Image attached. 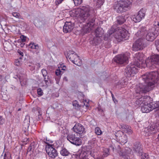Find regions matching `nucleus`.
Listing matches in <instances>:
<instances>
[{
	"instance_id": "nucleus-1",
	"label": "nucleus",
	"mask_w": 159,
	"mask_h": 159,
	"mask_svg": "<svg viewBox=\"0 0 159 159\" xmlns=\"http://www.w3.org/2000/svg\"><path fill=\"white\" fill-rule=\"evenodd\" d=\"M81 11L79 15V19L80 22H84L87 20L86 25L84 26L83 30L84 32L88 33L92 30L93 26L95 25V18L94 17H90V16L94 12V10L92 7L89 6H83L80 8Z\"/></svg>"
},
{
	"instance_id": "nucleus-2",
	"label": "nucleus",
	"mask_w": 159,
	"mask_h": 159,
	"mask_svg": "<svg viewBox=\"0 0 159 159\" xmlns=\"http://www.w3.org/2000/svg\"><path fill=\"white\" fill-rule=\"evenodd\" d=\"M108 33V34H105L104 37L105 40H108L110 35L113 33H115L114 37L118 42H120L123 40V39L128 36V32L122 27L116 28L115 26H113Z\"/></svg>"
},
{
	"instance_id": "nucleus-3",
	"label": "nucleus",
	"mask_w": 159,
	"mask_h": 159,
	"mask_svg": "<svg viewBox=\"0 0 159 159\" xmlns=\"http://www.w3.org/2000/svg\"><path fill=\"white\" fill-rule=\"evenodd\" d=\"M130 2L120 0L115 2L113 4V9L118 13H121L127 10Z\"/></svg>"
},
{
	"instance_id": "nucleus-4",
	"label": "nucleus",
	"mask_w": 159,
	"mask_h": 159,
	"mask_svg": "<svg viewBox=\"0 0 159 159\" xmlns=\"http://www.w3.org/2000/svg\"><path fill=\"white\" fill-rule=\"evenodd\" d=\"M146 66L150 69H153L157 67L159 64V55H156L148 57L145 61Z\"/></svg>"
},
{
	"instance_id": "nucleus-5",
	"label": "nucleus",
	"mask_w": 159,
	"mask_h": 159,
	"mask_svg": "<svg viewBox=\"0 0 159 159\" xmlns=\"http://www.w3.org/2000/svg\"><path fill=\"white\" fill-rule=\"evenodd\" d=\"M67 140L71 143L77 146H79L82 144L81 140L78 137V134L73 132L68 134L67 136Z\"/></svg>"
},
{
	"instance_id": "nucleus-6",
	"label": "nucleus",
	"mask_w": 159,
	"mask_h": 159,
	"mask_svg": "<svg viewBox=\"0 0 159 159\" xmlns=\"http://www.w3.org/2000/svg\"><path fill=\"white\" fill-rule=\"evenodd\" d=\"M146 40L144 38H141L137 40L133 44V50L134 51H138L143 49L147 46Z\"/></svg>"
},
{
	"instance_id": "nucleus-7",
	"label": "nucleus",
	"mask_w": 159,
	"mask_h": 159,
	"mask_svg": "<svg viewBox=\"0 0 159 159\" xmlns=\"http://www.w3.org/2000/svg\"><path fill=\"white\" fill-rule=\"evenodd\" d=\"M138 67H137L136 65L134 63H131L127 66L125 69L126 76L128 77L134 76L137 72Z\"/></svg>"
},
{
	"instance_id": "nucleus-8",
	"label": "nucleus",
	"mask_w": 159,
	"mask_h": 159,
	"mask_svg": "<svg viewBox=\"0 0 159 159\" xmlns=\"http://www.w3.org/2000/svg\"><path fill=\"white\" fill-rule=\"evenodd\" d=\"M143 54L139 52L137 53L134 55L133 63L135 64L136 66L139 67V68H141L145 66V63L144 62L143 60Z\"/></svg>"
},
{
	"instance_id": "nucleus-9",
	"label": "nucleus",
	"mask_w": 159,
	"mask_h": 159,
	"mask_svg": "<svg viewBox=\"0 0 159 159\" xmlns=\"http://www.w3.org/2000/svg\"><path fill=\"white\" fill-rule=\"evenodd\" d=\"M45 150L49 157L52 159L55 158L58 155L57 150L53 147L52 145L50 144L49 143L46 142Z\"/></svg>"
},
{
	"instance_id": "nucleus-10",
	"label": "nucleus",
	"mask_w": 159,
	"mask_h": 159,
	"mask_svg": "<svg viewBox=\"0 0 159 159\" xmlns=\"http://www.w3.org/2000/svg\"><path fill=\"white\" fill-rule=\"evenodd\" d=\"M159 32L154 27L149 29L146 36V40L152 41L158 36Z\"/></svg>"
},
{
	"instance_id": "nucleus-11",
	"label": "nucleus",
	"mask_w": 159,
	"mask_h": 159,
	"mask_svg": "<svg viewBox=\"0 0 159 159\" xmlns=\"http://www.w3.org/2000/svg\"><path fill=\"white\" fill-rule=\"evenodd\" d=\"M128 60V57L124 54L117 55L113 58L114 61L120 64L127 63Z\"/></svg>"
},
{
	"instance_id": "nucleus-12",
	"label": "nucleus",
	"mask_w": 159,
	"mask_h": 159,
	"mask_svg": "<svg viewBox=\"0 0 159 159\" xmlns=\"http://www.w3.org/2000/svg\"><path fill=\"white\" fill-rule=\"evenodd\" d=\"M159 130V124L157 123L155 125L146 128L144 132L146 133V136H149L152 133H155Z\"/></svg>"
},
{
	"instance_id": "nucleus-13",
	"label": "nucleus",
	"mask_w": 159,
	"mask_h": 159,
	"mask_svg": "<svg viewBox=\"0 0 159 159\" xmlns=\"http://www.w3.org/2000/svg\"><path fill=\"white\" fill-rule=\"evenodd\" d=\"M145 10L142 8L138 12L136 15H134L132 17L133 20L135 22H140L142 19L144 18L145 15Z\"/></svg>"
},
{
	"instance_id": "nucleus-14",
	"label": "nucleus",
	"mask_w": 159,
	"mask_h": 159,
	"mask_svg": "<svg viewBox=\"0 0 159 159\" xmlns=\"http://www.w3.org/2000/svg\"><path fill=\"white\" fill-rule=\"evenodd\" d=\"M74 25L70 22H66L63 27V31L65 33L70 32L73 29Z\"/></svg>"
},
{
	"instance_id": "nucleus-15",
	"label": "nucleus",
	"mask_w": 159,
	"mask_h": 159,
	"mask_svg": "<svg viewBox=\"0 0 159 159\" xmlns=\"http://www.w3.org/2000/svg\"><path fill=\"white\" fill-rule=\"evenodd\" d=\"M30 120L29 116H26L23 124L22 131L26 135L28 131V129L30 125Z\"/></svg>"
},
{
	"instance_id": "nucleus-16",
	"label": "nucleus",
	"mask_w": 159,
	"mask_h": 159,
	"mask_svg": "<svg viewBox=\"0 0 159 159\" xmlns=\"http://www.w3.org/2000/svg\"><path fill=\"white\" fill-rule=\"evenodd\" d=\"M74 133L77 134H81L84 131L85 129L84 126L80 124H76L73 128Z\"/></svg>"
},
{
	"instance_id": "nucleus-17",
	"label": "nucleus",
	"mask_w": 159,
	"mask_h": 159,
	"mask_svg": "<svg viewBox=\"0 0 159 159\" xmlns=\"http://www.w3.org/2000/svg\"><path fill=\"white\" fill-rule=\"evenodd\" d=\"M102 41L103 38L95 36L93 39L90 41V43L93 45L96 46L101 43Z\"/></svg>"
},
{
	"instance_id": "nucleus-18",
	"label": "nucleus",
	"mask_w": 159,
	"mask_h": 159,
	"mask_svg": "<svg viewBox=\"0 0 159 159\" xmlns=\"http://www.w3.org/2000/svg\"><path fill=\"white\" fill-rule=\"evenodd\" d=\"M141 146L139 143H137L134 145V150L139 156L142 155L143 153V150Z\"/></svg>"
},
{
	"instance_id": "nucleus-19",
	"label": "nucleus",
	"mask_w": 159,
	"mask_h": 159,
	"mask_svg": "<svg viewBox=\"0 0 159 159\" xmlns=\"http://www.w3.org/2000/svg\"><path fill=\"white\" fill-rule=\"evenodd\" d=\"M141 111L143 113H148L152 110L151 103L148 105L143 104L141 107Z\"/></svg>"
},
{
	"instance_id": "nucleus-20",
	"label": "nucleus",
	"mask_w": 159,
	"mask_h": 159,
	"mask_svg": "<svg viewBox=\"0 0 159 159\" xmlns=\"http://www.w3.org/2000/svg\"><path fill=\"white\" fill-rule=\"evenodd\" d=\"M147 32L146 27H143L139 29L138 32L136 33L135 35L139 37L143 36Z\"/></svg>"
},
{
	"instance_id": "nucleus-21",
	"label": "nucleus",
	"mask_w": 159,
	"mask_h": 159,
	"mask_svg": "<svg viewBox=\"0 0 159 159\" xmlns=\"http://www.w3.org/2000/svg\"><path fill=\"white\" fill-rule=\"evenodd\" d=\"M67 57L70 61L73 62L78 57V55L74 52L70 50L68 52Z\"/></svg>"
},
{
	"instance_id": "nucleus-22",
	"label": "nucleus",
	"mask_w": 159,
	"mask_h": 159,
	"mask_svg": "<svg viewBox=\"0 0 159 159\" xmlns=\"http://www.w3.org/2000/svg\"><path fill=\"white\" fill-rule=\"evenodd\" d=\"M103 29L101 27L98 28L94 31L95 36L103 38L102 36L104 34Z\"/></svg>"
},
{
	"instance_id": "nucleus-23",
	"label": "nucleus",
	"mask_w": 159,
	"mask_h": 159,
	"mask_svg": "<svg viewBox=\"0 0 159 159\" xmlns=\"http://www.w3.org/2000/svg\"><path fill=\"white\" fill-rule=\"evenodd\" d=\"M142 97L143 99V104L148 105L149 103H150V101H151V98L149 96H143Z\"/></svg>"
},
{
	"instance_id": "nucleus-24",
	"label": "nucleus",
	"mask_w": 159,
	"mask_h": 159,
	"mask_svg": "<svg viewBox=\"0 0 159 159\" xmlns=\"http://www.w3.org/2000/svg\"><path fill=\"white\" fill-rule=\"evenodd\" d=\"M125 21V18L122 16H120L116 17V22L119 25H121Z\"/></svg>"
},
{
	"instance_id": "nucleus-25",
	"label": "nucleus",
	"mask_w": 159,
	"mask_h": 159,
	"mask_svg": "<svg viewBox=\"0 0 159 159\" xmlns=\"http://www.w3.org/2000/svg\"><path fill=\"white\" fill-rule=\"evenodd\" d=\"M60 153L63 156H67L70 154L69 151L65 148H62L60 151Z\"/></svg>"
},
{
	"instance_id": "nucleus-26",
	"label": "nucleus",
	"mask_w": 159,
	"mask_h": 159,
	"mask_svg": "<svg viewBox=\"0 0 159 159\" xmlns=\"http://www.w3.org/2000/svg\"><path fill=\"white\" fill-rule=\"evenodd\" d=\"M35 147L36 145L34 142L31 143L27 149V154L29 152H33Z\"/></svg>"
},
{
	"instance_id": "nucleus-27",
	"label": "nucleus",
	"mask_w": 159,
	"mask_h": 159,
	"mask_svg": "<svg viewBox=\"0 0 159 159\" xmlns=\"http://www.w3.org/2000/svg\"><path fill=\"white\" fill-rule=\"evenodd\" d=\"M118 140L120 143L124 144L127 141V136L124 134H122L121 137L118 139Z\"/></svg>"
},
{
	"instance_id": "nucleus-28",
	"label": "nucleus",
	"mask_w": 159,
	"mask_h": 159,
	"mask_svg": "<svg viewBox=\"0 0 159 159\" xmlns=\"http://www.w3.org/2000/svg\"><path fill=\"white\" fill-rule=\"evenodd\" d=\"M74 64L78 66H80L82 64V61L81 59L79 58V57H78L76 58L74 61L72 62Z\"/></svg>"
},
{
	"instance_id": "nucleus-29",
	"label": "nucleus",
	"mask_w": 159,
	"mask_h": 159,
	"mask_svg": "<svg viewBox=\"0 0 159 159\" xmlns=\"http://www.w3.org/2000/svg\"><path fill=\"white\" fill-rule=\"evenodd\" d=\"M44 80L46 85L48 86L49 83L51 82V80L48 75L43 77Z\"/></svg>"
},
{
	"instance_id": "nucleus-30",
	"label": "nucleus",
	"mask_w": 159,
	"mask_h": 159,
	"mask_svg": "<svg viewBox=\"0 0 159 159\" xmlns=\"http://www.w3.org/2000/svg\"><path fill=\"white\" fill-rule=\"evenodd\" d=\"M22 57H19V59H16L15 61V65L17 66H20L21 65L22 63L21 61Z\"/></svg>"
},
{
	"instance_id": "nucleus-31",
	"label": "nucleus",
	"mask_w": 159,
	"mask_h": 159,
	"mask_svg": "<svg viewBox=\"0 0 159 159\" xmlns=\"http://www.w3.org/2000/svg\"><path fill=\"white\" fill-rule=\"evenodd\" d=\"M122 134H124L123 132L121 131H118L116 133L115 135L116 137V139L118 140L119 138H120L121 137L122 135Z\"/></svg>"
},
{
	"instance_id": "nucleus-32",
	"label": "nucleus",
	"mask_w": 159,
	"mask_h": 159,
	"mask_svg": "<svg viewBox=\"0 0 159 159\" xmlns=\"http://www.w3.org/2000/svg\"><path fill=\"white\" fill-rule=\"evenodd\" d=\"M143 99L142 98V97H141V98H139L137 99L135 102V103L139 107L141 104H143Z\"/></svg>"
},
{
	"instance_id": "nucleus-33",
	"label": "nucleus",
	"mask_w": 159,
	"mask_h": 159,
	"mask_svg": "<svg viewBox=\"0 0 159 159\" xmlns=\"http://www.w3.org/2000/svg\"><path fill=\"white\" fill-rule=\"evenodd\" d=\"M69 3H72L73 2L75 5H78L80 4L82 2V0H69Z\"/></svg>"
},
{
	"instance_id": "nucleus-34",
	"label": "nucleus",
	"mask_w": 159,
	"mask_h": 159,
	"mask_svg": "<svg viewBox=\"0 0 159 159\" xmlns=\"http://www.w3.org/2000/svg\"><path fill=\"white\" fill-rule=\"evenodd\" d=\"M95 132L98 135H100L102 133V131L98 127H96L95 129Z\"/></svg>"
},
{
	"instance_id": "nucleus-35",
	"label": "nucleus",
	"mask_w": 159,
	"mask_h": 159,
	"mask_svg": "<svg viewBox=\"0 0 159 159\" xmlns=\"http://www.w3.org/2000/svg\"><path fill=\"white\" fill-rule=\"evenodd\" d=\"M18 77L21 85L23 86L24 85H25L26 84V80L24 79L23 80V77L19 76Z\"/></svg>"
},
{
	"instance_id": "nucleus-36",
	"label": "nucleus",
	"mask_w": 159,
	"mask_h": 159,
	"mask_svg": "<svg viewBox=\"0 0 159 159\" xmlns=\"http://www.w3.org/2000/svg\"><path fill=\"white\" fill-rule=\"evenodd\" d=\"M29 46L32 49H38L39 47L38 44H35L34 43H31L29 45Z\"/></svg>"
},
{
	"instance_id": "nucleus-37",
	"label": "nucleus",
	"mask_w": 159,
	"mask_h": 159,
	"mask_svg": "<svg viewBox=\"0 0 159 159\" xmlns=\"http://www.w3.org/2000/svg\"><path fill=\"white\" fill-rule=\"evenodd\" d=\"M12 15L18 19H21L22 17L20 14L17 12H13L12 13Z\"/></svg>"
},
{
	"instance_id": "nucleus-38",
	"label": "nucleus",
	"mask_w": 159,
	"mask_h": 159,
	"mask_svg": "<svg viewBox=\"0 0 159 159\" xmlns=\"http://www.w3.org/2000/svg\"><path fill=\"white\" fill-rule=\"evenodd\" d=\"M151 104L152 105V110L156 108L159 107V101L157 102L154 103H152Z\"/></svg>"
},
{
	"instance_id": "nucleus-39",
	"label": "nucleus",
	"mask_w": 159,
	"mask_h": 159,
	"mask_svg": "<svg viewBox=\"0 0 159 159\" xmlns=\"http://www.w3.org/2000/svg\"><path fill=\"white\" fill-rule=\"evenodd\" d=\"M120 156L122 157V159H130L129 157L127 155H125L123 152H121L120 154Z\"/></svg>"
},
{
	"instance_id": "nucleus-40",
	"label": "nucleus",
	"mask_w": 159,
	"mask_h": 159,
	"mask_svg": "<svg viewBox=\"0 0 159 159\" xmlns=\"http://www.w3.org/2000/svg\"><path fill=\"white\" fill-rule=\"evenodd\" d=\"M41 19L40 17H36L34 19V22L36 24H39L41 22Z\"/></svg>"
},
{
	"instance_id": "nucleus-41",
	"label": "nucleus",
	"mask_w": 159,
	"mask_h": 159,
	"mask_svg": "<svg viewBox=\"0 0 159 159\" xmlns=\"http://www.w3.org/2000/svg\"><path fill=\"white\" fill-rule=\"evenodd\" d=\"M97 3V5L98 7H100L102 5L104 2V0H95Z\"/></svg>"
},
{
	"instance_id": "nucleus-42",
	"label": "nucleus",
	"mask_w": 159,
	"mask_h": 159,
	"mask_svg": "<svg viewBox=\"0 0 159 159\" xmlns=\"http://www.w3.org/2000/svg\"><path fill=\"white\" fill-rule=\"evenodd\" d=\"M109 149L107 148H105L104 150L103 155L105 157H107L109 154Z\"/></svg>"
},
{
	"instance_id": "nucleus-43",
	"label": "nucleus",
	"mask_w": 159,
	"mask_h": 159,
	"mask_svg": "<svg viewBox=\"0 0 159 159\" xmlns=\"http://www.w3.org/2000/svg\"><path fill=\"white\" fill-rule=\"evenodd\" d=\"M37 93L39 96H42L43 94V92L42 91V89L39 88L37 89Z\"/></svg>"
},
{
	"instance_id": "nucleus-44",
	"label": "nucleus",
	"mask_w": 159,
	"mask_h": 159,
	"mask_svg": "<svg viewBox=\"0 0 159 159\" xmlns=\"http://www.w3.org/2000/svg\"><path fill=\"white\" fill-rule=\"evenodd\" d=\"M41 72L42 74L43 77L48 75V73L47 72V70H46L44 69H43L41 70Z\"/></svg>"
},
{
	"instance_id": "nucleus-45",
	"label": "nucleus",
	"mask_w": 159,
	"mask_h": 159,
	"mask_svg": "<svg viewBox=\"0 0 159 159\" xmlns=\"http://www.w3.org/2000/svg\"><path fill=\"white\" fill-rule=\"evenodd\" d=\"M83 102L84 104L83 105V107L85 106L86 108H88L89 106V104L88 102H87L86 100H83Z\"/></svg>"
},
{
	"instance_id": "nucleus-46",
	"label": "nucleus",
	"mask_w": 159,
	"mask_h": 159,
	"mask_svg": "<svg viewBox=\"0 0 159 159\" xmlns=\"http://www.w3.org/2000/svg\"><path fill=\"white\" fill-rule=\"evenodd\" d=\"M141 156H142L141 159H149L148 155L146 154H143L142 153V155Z\"/></svg>"
},
{
	"instance_id": "nucleus-47",
	"label": "nucleus",
	"mask_w": 159,
	"mask_h": 159,
	"mask_svg": "<svg viewBox=\"0 0 159 159\" xmlns=\"http://www.w3.org/2000/svg\"><path fill=\"white\" fill-rule=\"evenodd\" d=\"M61 71L60 69H57L55 71V74L56 75L58 76V77H59L61 74Z\"/></svg>"
},
{
	"instance_id": "nucleus-48",
	"label": "nucleus",
	"mask_w": 159,
	"mask_h": 159,
	"mask_svg": "<svg viewBox=\"0 0 159 159\" xmlns=\"http://www.w3.org/2000/svg\"><path fill=\"white\" fill-rule=\"evenodd\" d=\"M5 81V80L4 76L0 75V82H1L2 83H4Z\"/></svg>"
},
{
	"instance_id": "nucleus-49",
	"label": "nucleus",
	"mask_w": 159,
	"mask_h": 159,
	"mask_svg": "<svg viewBox=\"0 0 159 159\" xmlns=\"http://www.w3.org/2000/svg\"><path fill=\"white\" fill-rule=\"evenodd\" d=\"M120 126L121 128L123 129H125L126 130L129 128L128 126L127 125H125L121 124V125H120Z\"/></svg>"
},
{
	"instance_id": "nucleus-50",
	"label": "nucleus",
	"mask_w": 159,
	"mask_h": 159,
	"mask_svg": "<svg viewBox=\"0 0 159 159\" xmlns=\"http://www.w3.org/2000/svg\"><path fill=\"white\" fill-rule=\"evenodd\" d=\"M155 44L157 50L158 52H159V40L156 41Z\"/></svg>"
},
{
	"instance_id": "nucleus-51",
	"label": "nucleus",
	"mask_w": 159,
	"mask_h": 159,
	"mask_svg": "<svg viewBox=\"0 0 159 159\" xmlns=\"http://www.w3.org/2000/svg\"><path fill=\"white\" fill-rule=\"evenodd\" d=\"M4 119L2 116H0V125H2L4 123Z\"/></svg>"
},
{
	"instance_id": "nucleus-52",
	"label": "nucleus",
	"mask_w": 159,
	"mask_h": 159,
	"mask_svg": "<svg viewBox=\"0 0 159 159\" xmlns=\"http://www.w3.org/2000/svg\"><path fill=\"white\" fill-rule=\"evenodd\" d=\"M125 131L126 133L129 134H132V130L131 129H129V128L125 130Z\"/></svg>"
},
{
	"instance_id": "nucleus-53",
	"label": "nucleus",
	"mask_w": 159,
	"mask_h": 159,
	"mask_svg": "<svg viewBox=\"0 0 159 159\" xmlns=\"http://www.w3.org/2000/svg\"><path fill=\"white\" fill-rule=\"evenodd\" d=\"M17 52L19 54V55L21 56V57H23L24 56V54L20 50H18L17 51Z\"/></svg>"
},
{
	"instance_id": "nucleus-54",
	"label": "nucleus",
	"mask_w": 159,
	"mask_h": 159,
	"mask_svg": "<svg viewBox=\"0 0 159 159\" xmlns=\"http://www.w3.org/2000/svg\"><path fill=\"white\" fill-rule=\"evenodd\" d=\"M64 0H56L55 3L56 5H58L61 3Z\"/></svg>"
},
{
	"instance_id": "nucleus-55",
	"label": "nucleus",
	"mask_w": 159,
	"mask_h": 159,
	"mask_svg": "<svg viewBox=\"0 0 159 159\" xmlns=\"http://www.w3.org/2000/svg\"><path fill=\"white\" fill-rule=\"evenodd\" d=\"M111 96H112V99L113 101L115 102V101H116V98H115L114 97V96L113 95V94L111 92Z\"/></svg>"
},
{
	"instance_id": "nucleus-56",
	"label": "nucleus",
	"mask_w": 159,
	"mask_h": 159,
	"mask_svg": "<svg viewBox=\"0 0 159 159\" xmlns=\"http://www.w3.org/2000/svg\"><path fill=\"white\" fill-rule=\"evenodd\" d=\"M4 159H11L10 156L7 157L6 154L5 153L4 155Z\"/></svg>"
},
{
	"instance_id": "nucleus-57",
	"label": "nucleus",
	"mask_w": 159,
	"mask_h": 159,
	"mask_svg": "<svg viewBox=\"0 0 159 159\" xmlns=\"http://www.w3.org/2000/svg\"><path fill=\"white\" fill-rule=\"evenodd\" d=\"M90 155H91V157H94L95 155H94V154L93 152H90Z\"/></svg>"
},
{
	"instance_id": "nucleus-58",
	"label": "nucleus",
	"mask_w": 159,
	"mask_h": 159,
	"mask_svg": "<svg viewBox=\"0 0 159 159\" xmlns=\"http://www.w3.org/2000/svg\"><path fill=\"white\" fill-rule=\"evenodd\" d=\"M142 0H134V1L136 2V3H138Z\"/></svg>"
},
{
	"instance_id": "nucleus-59",
	"label": "nucleus",
	"mask_w": 159,
	"mask_h": 159,
	"mask_svg": "<svg viewBox=\"0 0 159 159\" xmlns=\"http://www.w3.org/2000/svg\"><path fill=\"white\" fill-rule=\"evenodd\" d=\"M63 80H66V81H67L68 80L67 78L66 77H64L63 78Z\"/></svg>"
},
{
	"instance_id": "nucleus-60",
	"label": "nucleus",
	"mask_w": 159,
	"mask_h": 159,
	"mask_svg": "<svg viewBox=\"0 0 159 159\" xmlns=\"http://www.w3.org/2000/svg\"><path fill=\"white\" fill-rule=\"evenodd\" d=\"M15 159H20V157L17 156H16Z\"/></svg>"
},
{
	"instance_id": "nucleus-61",
	"label": "nucleus",
	"mask_w": 159,
	"mask_h": 159,
	"mask_svg": "<svg viewBox=\"0 0 159 159\" xmlns=\"http://www.w3.org/2000/svg\"><path fill=\"white\" fill-rule=\"evenodd\" d=\"M22 42H24L25 41V39H22Z\"/></svg>"
},
{
	"instance_id": "nucleus-62",
	"label": "nucleus",
	"mask_w": 159,
	"mask_h": 159,
	"mask_svg": "<svg viewBox=\"0 0 159 159\" xmlns=\"http://www.w3.org/2000/svg\"><path fill=\"white\" fill-rule=\"evenodd\" d=\"M73 106H75V107L76 106V104H75L74 103H73Z\"/></svg>"
},
{
	"instance_id": "nucleus-63",
	"label": "nucleus",
	"mask_w": 159,
	"mask_h": 159,
	"mask_svg": "<svg viewBox=\"0 0 159 159\" xmlns=\"http://www.w3.org/2000/svg\"><path fill=\"white\" fill-rule=\"evenodd\" d=\"M157 138L159 139V134L158 135Z\"/></svg>"
},
{
	"instance_id": "nucleus-64",
	"label": "nucleus",
	"mask_w": 159,
	"mask_h": 159,
	"mask_svg": "<svg viewBox=\"0 0 159 159\" xmlns=\"http://www.w3.org/2000/svg\"><path fill=\"white\" fill-rule=\"evenodd\" d=\"M41 115H39V116H38V117H39H39H41Z\"/></svg>"
}]
</instances>
